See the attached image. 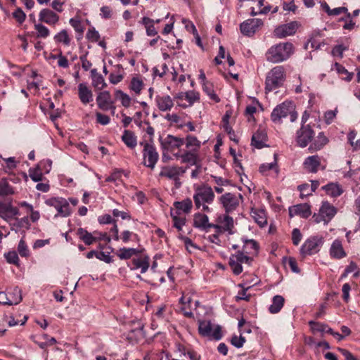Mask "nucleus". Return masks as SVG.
<instances>
[{"mask_svg": "<svg viewBox=\"0 0 360 360\" xmlns=\"http://www.w3.org/2000/svg\"><path fill=\"white\" fill-rule=\"evenodd\" d=\"M298 189L300 191L301 198L308 196L312 193L311 189H310V186L307 184L299 186Z\"/></svg>", "mask_w": 360, "mask_h": 360, "instance_id": "60", "label": "nucleus"}, {"mask_svg": "<svg viewBox=\"0 0 360 360\" xmlns=\"http://www.w3.org/2000/svg\"><path fill=\"white\" fill-rule=\"evenodd\" d=\"M143 250L135 248H120L117 255L120 259H128L133 255H136L142 252Z\"/></svg>", "mask_w": 360, "mask_h": 360, "instance_id": "36", "label": "nucleus"}, {"mask_svg": "<svg viewBox=\"0 0 360 360\" xmlns=\"http://www.w3.org/2000/svg\"><path fill=\"white\" fill-rule=\"evenodd\" d=\"M243 243L244 244L241 252H243L245 255H248L251 257V256L257 255L259 245L255 240H244Z\"/></svg>", "mask_w": 360, "mask_h": 360, "instance_id": "24", "label": "nucleus"}, {"mask_svg": "<svg viewBox=\"0 0 360 360\" xmlns=\"http://www.w3.org/2000/svg\"><path fill=\"white\" fill-rule=\"evenodd\" d=\"M116 99L121 101V103L125 108H128L131 104V98L127 94L124 93L121 90H116L115 92Z\"/></svg>", "mask_w": 360, "mask_h": 360, "instance_id": "42", "label": "nucleus"}, {"mask_svg": "<svg viewBox=\"0 0 360 360\" xmlns=\"http://www.w3.org/2000/svg\"><path fill=\"white\" fill-rule=\"evenodd\" d=\"M78 96L81 102L86 105L93 101V93L84 83L78 85Z\"/></svg>", "mask_w": 360, "mask_h": 360, "instance_id": "22", "label": "nucleus"}, {"mask_svg": "<svg viewBox=\"0 0 360 360\" xmlns=\"http://www.w3.org/2000/svg\"><path fill=\"white\" fill-rule=\"evenodd\" d=\"M186 169L179 166H165L162 167L159 175L176 181L186 172Z\"/></svg>", "mask_w": 360, "mask_h": 360, "instance_id": "18", "label": "nucleus"}, {"mask_svg": "<svg viewBox=\"0 0 360 360\" xmlns=\"http://www.w3.org/2000/svg\"><path fill=\"white\" fill-rule=\"evenodd\" d=\"M13 18L20 23H22L25 20V13L20 8H17L13 13Z\"/></svg>", "mask_w": 360, "mask_h": 360, "instance_id": "61", "label": "nucleus"}, {"mask_svg": "<svg viewBox=\"0 0 360 360\" xmlns=\"http://www.w3.org/2000/svg\"><path fill=\"white\" fill-rule=\"evenodd\" d=\"M300 24L296 21H292L287 24L278 26L274 30V35L278 38H285L288 36L293 35L298 29Z\"/></svg>", "mask_w": 360, "mask_h": 360, "instance_id": "17", "label": "nucleus"}, {"mask_svg": "<svg viewBox=\"0 0 360 360\" xmlns=\"http://www.w3.org/2000/svg\"><path fill=\"white\" fill-rule=\"evenodd\" d=\"M214 182L217 185L214 186V190L218 193H221L224 191L223 186H226L229 184V181L220 176H212Z\"/></svg>", "mask_w": 360, "mask_h": 360, "instance_id": "43", "label": "nucleus"}, {"mask_svg": "<svg viewBox=\"0 0 360 360\" xmlns=\"http://www.w3.org/2000/svg\"><path fill=\"white\" fill-rule=\"evenodd\" d=\"M242 196L231 193H226L219 198V201L226 212L229 213L235 210L239 205Z\"/></svg>", "mask_w": 360, "mask_h": 360, "instance_id": "12", "label": "nucleus"}, {"mask_svg": "<svg viewBox=\"0 0 360 360\" xmlns=\"http://www.w3.org/2000/svg\"><path fill=\"white\" fill-rule=\"evenodd\" d=\"M263 25V21L259 18L248 19L242 22L240 26V32L243 34L251 37L259 27Z\"/></svg>", "mask_w": 360, "mask_h": 360, "instance_id": "16", "label": "nucleus"}, {"mask_svg": "<svg viewBox=\"0 0 360 360\" xmlns=\"http://www.w3.org/2000/svg\"><path fill=\"white\" fill-rule=\"evenodd\" d=\"M336 213V207L328 202L324 201L319 208V213H315L312 216V220L316 224L323 222L325 224H327L334 217Z\"/></svg>", "mask_w": 360, "mask_h": 360, "instance_id": "5", "label": "nucleus"}, {"mask_svg": "<svg viewBox=\"0 0 360 360\" xmlns=\"http://www.w3.org/2000/svg\"><path fill=\"white\" fill-rule=\"evenodd\" d=\"M96 120H97L98 123H99L102 125H107L108 124L110 123V120L108 115H103L101 112H96Z\"/></svg>", "mask_w": 360, "mask_h": 360, "instance_id": "62", "label": "nucleus"}, {"mask_svg": "<svg viewBox=\"0 0 360 360\" xmlns=\"http://www.w3.org/2000/svg\"><path fill=\"white\" fill-rule=\"evenodd\" d=\"M96 103L100 109L102 110H108L115 109L114 101L112 100L110 93L108 91H101L96 97Z\"/></svg>", "mask_w": 360, "mask_h": 360, "instance_id": "19", "label": "nucleus"}, {"mask_svg": "<svg viewBox=\"0 0 360 360\" xmlns=\"http://www.w3.org/2000/svg\"><path fill=\"white\" fill-rule=\"evenodd\" d=\"M91 84L96 90H102L106 87L107 84L103 75L97 72L96 69L91 70Z\"/></svg>", "mask_w": 360, "mask_h": 360, "instance_id": "25", "label": "nucleus"}, {"mask_svg": "<svg viewBox=\"0 0 360 360\" xmlns=\"http://www.w3.org/2000/svg\"><path fill=\"white\" fill-rule=\"evenodd\" d=\"M214 193L210 186H203L196 188L193 195V200L195 207L199 209L202 207V210L209 212L210 208L206 203L210 204L213 202Z\"/></svg>", "mask_w": 360, "mask_h": 360, "instance_id": "3", "label": "nucleus"}, {"mask_svg": "<svg viewBox=\"0 0 360 360\" xmlns=\"http://www.w3.org/2000/svg\"><path fill=\"white\" fill-rule=\"evenodd\" d=\"M18 207L13 206L12 201H1L0 200V217L8 221L15 216L19 215Z\"/></svg>", "mask_w": 360, "mask_h": 360, "instance_id": "14", "label": "nucleus"}, {"mask_svg": "<svg viewBox=\"0 0 360 360\" xmlns=\"http://www.w3.org/2000/svg\"><path fill=\"white\" fill-rule=\"evenodd\" d=\"M86 38L93 42H96L98 41L100 38V34L98 32L95 30L94 27H91L89 29L86 33Z\"/></svg>", "mask_w": 360, "mask_h": 360, "instance_id": "56", "label": "nucleus"}, {"mask_svg": "<svg viewBox=\"0 0 360 360\" xmlns=\"http://www.w3.org/2000/svg\"><path fill=\"white\" fill-rule=\"evenodd\" d=\"M323 238L321 236H314L308 238L302 245L300 252L303 256L313 255L319 251L323 245Z\"/></svg>", "mask_w": 360, "mask_h": 360, "instance_id": "10", "label": "nucleus"}, {"mask_svg": "<svg viewBox=\"0 0 360 360\" xmlns=\"http://www.w3.org/2000/svg\"><path fill=\"white\" fill-rule=\"evenodd\" d=\"M155 101L159 110L161 111L170 110L174 105L173 101L169 96H158Z\"/></svg>", "mask_w": 360, "mask_h": 360, "instance_id": "30", "label": "nucleus"}, {"mask_svg": "<svg viewBox=\"0 0 360 360\" xmlns=\"http://www.w3.org/2000/svg\"><path fill=\"white\" fill-rule=\"evenodd\" d=\"M288 115H290L291 122H294L297 119L295 105L290 101H285L278 105L273 110L271 119L274 123H280L282 119L286 117Z\"/></svg>", "mask_w": 360, "mask_h": 360, "instance_id": "2", "label": "nucleus"}, {"mask_svg": "<svg viewBox=\"0 0 360 360\" xmlns=\"http://www.w3.org/2000/svg\"><path fill=\"white\" fill-rule=\"evenodd\" d=\"M185 99L188 101V105H192L195 101L199 100V94L194 91L186 92Z\"/></svg>", "mask_w": 360, "mask_h": 360, "instance_id": "53", "label": "nucleus"}, {"mask_svg": "<svg viewBox=\"0 0 360 360\" xmlns=\"http://www.w3.org/2000/svg\"><path fill=\"white\" fill-rule=\"evenodd\" d=\"M285 299L281 295H275L272 299V304L269 307L271 314H276L283 308Z\"/></svg>", "mask_w": 360, "mask_h": 360, "instance_id": "34", "label": "nucleus"}, {"mask_svg": "<svg viewBox=\"0 0 360 360\" xmlns=\"http://www.w3.org/2000/svg\"><path fill=\"white\" fill-rule=\"evenodd\" d=\"M266 134L264 130H257L252 137V145L257 148H262L266 146L265 142L266 141Z\"/></svg>", "mask_w": 360, "mask_h": 360, "instance_id": "26", "label": "nucleus"}, {"mask_svg": "<svg viewBox=\"0 0 360 360\" xmlns=\"http://www.w3.org/2000/svg\"><path fill=\"white\" fill-rule=\"evenodd\" d=\"M6 261L10 264L18 265L19 258L15 251H11L4 255Z\"/></svg>", "mask_w": 360, "mask_h": 360, "instance_id": "54", "label": "nucleus"}, {"mask_svg": "<svg viewBox=\"0 0 360 360\" xmlns=\"http://www.w3.org/2000/svg\"><path fill=\"white\" fill-rule=\"evenodd\" d=\"M54 40L58 43H63L66 46H68L70 43V38L65 30H63L56 34L54 36Z\"/></svg>", "mask_w": 360, "mask_h": 360, "instance_id": "44", "label": "nucleus"}, {"mask_svg": "<svg viewBox=\"0 0 360 360\" xmlns=\"http://www.w3.org/2000/svg\"><path fill=\"white\" fill-rule=\"evenodd\" d=\"M252 259L250 256L245 255L243 252L238 251L236 254L231 255L229 258V265L233 273L239 275L243 271V264H250Z\"/></svg>", "mask_w": 360, "mask_h": 360, "instance_id": "8", "label": "nucleus"}, {"mask_svg": "<svg viewBox=\"0 0 360 360\" xmlns=\"http://www.w3.org/2000/svg\"><path fill=\"white\" fill-rule=\"evenodd\" d=\"M34 27L37 38H46L50 34L49 30L41 23H34Z\"/></svg>", "mask_w": 360, "mask_h": 360, "instance_id": "46", "label": "nucleus"}, {"mask_svg": "<svg viewBox=\"0 0 360 360\" xmlns=\"http://www.w3.org/2000/svg\"><path fill=\"white\" fill-rule=\"evenodd\" d=\"M321 165V160L318 155H312L306 158L304 162V168L310 172L316 173Z\"/></svg>", "mask_w": 360, "mask_h": 360, "instance_id": "27", "label": "nucleus"}, {"mask_svg": "<svg viewBox=\"0 0 360 360\" xmlns=\"http://www.w3.org/2000/svg\"><path fill=\"white\" fill-rule=\"evenodd\" d=\"M70 24L75 29V32L79 33L81 35L83 34L84 28L79 18H71L70 20Z\"/></svg>", "mask_w": 360, "mask_h": 360, "instance_id": "50", "label": "nucleus"}, {"mask_svg": "<svg viewBox=\"0 0 360 360\" xmlns=\"http://www.w3.org/2000/svg\"><path fill=\"white\" fill-rule=\"evenodd\" d=\"M294 52V46L290 42L279 43L272 46L266 53V59L274 63L286 60Z\"/></svg>", "mask_w": 360, "mask_h": 360, "instance_id": "1", "label": "nucleus"}, {"mask_svg": "<svg viewBox=\"0 0 360 360\" xmlns=\"http://www.w3.org/2000/svg\"><path fill=\"white\" fill-rule=\"evenodd\" d=\"M286 265L291 269L292 272L299 273L300 269L297 266V261L292 258L289 257L286 262Z\"/></svg>", "mask_w": 360, "mask_h": 360, "instance_id": "63", "label": "nucleus"}, {"mask_svg": "<svg viewBox=\"0 0 360 360\" xmlns=\"http://www.w3.org/2000/svg\"><path fill=\"white\" fill-rule=\"evenodd\" d=\"M198 332L203 337H212L217 340L222 337L221 327L216 326L213 328L211 321L208 320L198 321Z\"/></svg>", "mask_w": 360, "mask_h": 360, "instance_id": "7", "label": "nucleus"}, {"mask_svg": "<svg viewBox=\"0 0 360 360\" xmlns=\"http://www.w3.org/2000/svg\"><path fill=\"white\" fill-rule=\"evenodd\" d=\"M289 215L292 217L299 215L303 218H307L311 215L310 206L307 204H298L289 208Z\"/></svg>", "mask_w": 360, "mask_h": 360, "instance_id": "20", "label": "nucleus"}, {"mask_svg": "<svg viewBox=\"0 0 360 360\" xmlns=\"http://www.w3.org/2000/svg\"><path fill=\"white\" fill-rule=\"evenodd\" d=\"M13 193V188L9 186L6 181L3 180L0 181V195H8Z\"/></svg>", "mask_w": 360, "mask_h": 360, "instance_id": "49", "label": "nucleus"}, {"mask_svg": "<svg viewBox=\"0 0 360 360\" xmlns=\"http://www.w3.org/2000/svg\"><path fill=\"white\" fill-rule=\"evenodd\" d=\"M186 148H189L191 151H196L200 147V141L193 136L188 135L184 141Z\"/></svg>", "mask_w": 360, "mask_h": 360, "instance_id": "40", "label": "nucleus"}, {"mask_svg": "<svg viewBox=\"0 0 360 360\" xmlns=\"http://www.w3.org/2000/svg\"><path fill=\"white\" fill-rule=\"evenodd\" d=\"M252 216L259 226L264 227L266 225L267 220L263 211H253Z\"/></svg>", "mask_w": 360, "mask_h": 360, "instance_id": "45", "label": "nucleus"}, {"mask_svg": "<svg viewBox=\"0 0 360 360\" xmlns=\"http://www.w3.org/2000/svg\"><path fill=\"white\" fill-rule=\"evenodd\" d=\"M217 224H214V229L217 232L227 231L229 234L233 233V219L228 214H220L217 218Z\"/></svg>", "mask_w": 360, "mask_h": 360, "instance_id": "13", "label": "nucleus"}, {"mask_svg": "<svg viewBox=\"0 0 360 360\" xmlns=\"http://www.w3.org/2000/svg\"><path fill=\"white\" fill-rule=\"evenodd\" d=\"M245 341V338L242 335H240L239 337L233 335L231 339V343L237 348L242 347Z\"/></svg>", "mask_w": 360, "mask_h": 360, "instance_id": "59", "label": "nucleus"}, {"mask_svg": "<svg viewBox=\"0 0 360 360\" xmlns=\"http://www.w3.org/2000/svg\"><path fill=\"white\" fill-rule=\"evenodd\" d=\"M143 83L141 79L134 77L130 83V89L134 91L136 94H139L143 88Z\"/></svg>", "mask_w": 360, "mask_h": 360, "instance_id": "48", "label": "nucleus"}, {"mask_svg": "<svg viewBox=\"0 0 360 360\" xmlns=\"http://www.w3.org/2000/svg\"><path fill=\"white\" fill-rule=\"evenodd\" d=\"M43 164L44 162H40L35 169H30V176L35 182H38L42 179V169L41 167Z\"/></svg>", "mask_w": 360, "mask_h": 360, "instance_id": "47", "label": "nucleus"}, {"mask_svg": "<svg viewBox=\"0 0 360 360\" xmlns=\"http://www.w3.org/2000/svg\"><path fill=\"white\" fill-rule=\"evenodd\" d=\"M140 144L143 146V165L153 169L159 159V155L156 151V148L153 145L148 142H141Z\"/></svg>", "mask_w": 360, "mask_h": 360, "instance_id": "6", "label": "nucleus"}, {"mask_svg": "<svg viewBox=\"0 0 360 360\" xmlns=\"http://www.w3.org/2000/svg\"><path fill=\"white\" fill-rule=\"evenodd\" d=\"M171 215L173 219L174 226L176 227L179 231H181L182 226L185 224V218L179 217L174 214L172 212Z\"/></svg>", "mask_w": 360, "mask_h": 360, "instance_id": "55", "label": "nucleus"}, {"mask_svg": "<svg viewBox=\"0 0 360 360\" xmlns=\"http://www.w3.org/2000/svg\"><path fill=\"white\" fill-rule=\"evenodd\" d=\"M174 155L176 158H181L183 163H188L191 165H196L197 155L191 150L185 151L183 153H174Z\"/></svg>", "mask_w": 360, "mask_h": 360, "instance_id": "32", "label": "nucleus"}, {"mask_svg": "<svg viewBox=\"0 0 360 360\" xmlns=\"http://www.w3.org/2000/svg\"><path fill=\"white\" fill-rule=\"evenodd\" d=\"M77 234L79 236V238L84 241V243L87 245H90L93 244L94 242L97 241L98 238L96 234L94 233V235L89 232H88L86 230H85L83 228H79L77 229Z\"/></svg>", "mask_w": 360, "mask_h": 360, "instance_id": "31", "label": "nucleus"}, {"mask_svg": "<svg viewBox=\"0 0 360 360\" xmlns=\"http://www.w3.org/2000/svg\"><path fill=\"white\" fill-rule=\"evenodd\" d=\"M142 24L145 26L146 34L148 36H155L158 32L154 26V20L148 17H143L141 20Z\"/></svg>", "mask_w": 360, "mask_h": 360, "instance_id": "38", "label": "nucleus"}, {"mask_svg": "<svg viewBox=\"0 0 360 360\" xmlns=\"http://www.w3.org/2000/svg\"><path fill=\"white\" fill-rule=\"evenodd\" d=\"M345 270L348 274L354 272V277L355 278H357L359 276V269L357 265L354 262H351L349 266H347Z\"/></svg>", "mask_w": 360, "mask_h": 360, "instance_id": "64", "label": "nucleus"}, {"mask_svg": "<svg viewBox=\"0 0 360 360\" xmlns=\"http://www.w3.org/2000/svg\"><path fill=\"white\" fill-rule=\"evenodd\" d=\"M328 140L323 133H319L314 142L311 144L309 149L311 151H316L321 149L327 143Z\"/></svg>", "mask_w": 360, "mask_h": 360, "instance_id": "37", "label": "nucleus"}, {"mask_svg": "<svg viewBox=\"0 0 360 360\" xmlns=\"http://www.w3.org/2000/svg\"><path fill=\"white\" fill-rule=\"evenodd\" d=\"M193 225L195 227L202 230L214 228V224L209 223L208 217L200 213L195 214L193 219Z\"/></svg>", "mask_w": 360, "mask_h": 360, "instance_id": "23", "label": "nucleus"}, {"mask_svg": "<svg viewBox=\"0 0 360 360\" xmlns=\"http://www.w3.org/2000/svg\"><path fill=\"white\" fill-rule=\"evenodd\" d=\"M39 20L41 22H44L48 25H55L59 20V16L53 11L44 8L39 14Z\"/></svg>", "mask_w": 360, "mask_h": 360, "instance_id": "21", "label": "nucleus"}, {"mask_svg": "<svg viewBox=\"0 0 360 360\" xmlns=\"http://www.w3.org/2000/svg\"><path fill=\"white\" fill-rule=\"evenodd\" d=\"M322 189L324 190L328 195L334 198L340 196L343 193L341 186L335 183H330L323 186Z\"/></svg>", "mask_w": 360, "mask_h": 360, "instance_id": "33", "label": "nucleus"}, {"mask_svg": "<svg viewBox=\"0 0 360 360\" xmlns=\"http://www.w3.org/2000/svg\"><path fill=\"white\" fill-rule=\"evenodd\" d=\"M149 261L150 258L147 255L139 258H134L132 259L133 267H131V269H141V273L143 274L146 272L149 268Z\"/></svg>", "mask_w": 360, "mask_h": 360, "instance_id": "28", "label": "nucleus"}, {"mask_svg": "<svg viewBox=\"0 0 360 360\" xmlns=\"http://www.w3.org/2000/svg\"><path fill=\"white\" fill-rule=\"evenodd\" d=\"M309 323L311 326V330L314 333H315V332L325 333L326 330L327 328V325L322 323L311 321H309Z\"/></svg>", "mask_w": 360, "mask_h": 360, "instance_id": "51", "label": "nucleus"}, {"mask_svg": "<svg viewBox=\"0 0 360 360\" xmlns=\"http://www.w3.org/2000/svg\"><path fill=\"white\" fill-rule=\"evenodd\" d=\"M160 142L164 151L172 153L175 149L181 148L184 144V139L170 134L165 137L160 136Z\"/></svg>", "mask_w": 360, "mask_h": 360, "instance_id": "11", "label": "nucleus"}, {"mask_svg": "<svg viewBox=\"0 0 360 360\" xmlns=\"http://www.w3.org/2000/svg\"><path fill=\"white\" fill-rule=\"evenodd\" d=\"M335 68L339 74L346 75L345 77L342 78L343 79L349 82L352 79L353 74L349 73L342 65H340L338 63H335Z\"/></svg>", "mask_w": 360, "mask_h": 360, "instance_id": "52", "label": "nucleus"}, {"mask_svg": "<svg viewBox=\"0 0 360 360\" xmlns=\"http://www.w3.org/2000/svg\"><path fill=\"white\" fill-rule=\"evenodd\" d=\"M122 140L125 145L130 148H134L137 144L136 137L134 134L129 130H124L122 136Z\"/></svg>", "mask_w": 360, "mask_h": 360, "instance_id": "35", "label": "nucleus"}, {"mask_svg": "<svg viewBox=\"0 0 360 360\" xmlns=\"http://www.w3.org/2000/svg\"><path fill=\"white\" fill-rule=\"evenodd\" d=\"M45 204L47 206L54 207L57 210L56 216L68 217L70 214L68 201L63 198H50L45 200Z\"/></svg>", "mask_w": 360, "mask_h": 360, "instance_id": "9", "label": "nucleus"}, {"mask_svg": "<svg viewBox=\"0 0 360 360\" xmlns=\"http://www.w3.org/2000/svg\"><path fill=\"white\" fill-rule=\"evenodd\" d=\"M285 77V70L283 66H276L271 69L266 79V91H271L281 86Z\"/></svg>", "mask_w": 360, "mask_h": 360, "instance_id": "4", "label": "nucleus"}, {"mask_svg": "<svg viewBox=\"0 0 360 360\" xmlns=\"http://www.w3.org/2000/svg\"><path fill=\"white\" fill-rule=\"evenodd\" d=\"M356 133H355L353 131H350L348 134V140H349V143L354 149L356 150V149L360 148V139H356V141H353V138H356Z\"/></svg>", "mask_w": 360, "mask_h": 360, "instance_id": "57", "label": "nucleus"}, {"mask_svg": "<svg viewBox=\"0 0 360 360\" xmlns=\"http://www.w3.org/2000/svg\"><path fill=\"white\" fill-rule=\"evenodd\" d=\"M18 251L22 257H27L29 255L27 246L22 239H21L18 243Z\"/></svg>", "mask_w": 360, "mask_h": 360, "instance_id": "58", "label": "nucleus"}, {"mask_svg": "<svg viewBox=\"0 0 360 360\" xmlns=\"http://www.w3.org/2000/svg\"><path fill=\"white\" fill-rule=\"evenodd\" d=\"M174 206L177 210H181L185 213H188L191 211L193 203L190 198H186L181 202H174Z\"/></svg>", "mask_w": 360, "mask_h": 360, "instance_id": "39", "label": "nucleus"}, {"mask_svg": "<svg viewBox=\"0 0 360 360\" xmlns=\"http://www.w3.org/2000/svg\"><path fill=\"white\" fill-rule=\"evenodd\" d=\"M202 89L207 94V95L210 97L211 100L214 101L215 103H219L220 101V98L219 96L214 93L213 89V85L212 83H205L202 84Z\"/></svg>", "mask_w": 360, "mask_h": 360, "instance_id": "41", "label": "nucleus"}, {"mask_svg": "<svg viewBox=\"0 0 360 360\" xmlns=\"http://www.w3.org/2000/svg\"><path fill=\"white\" fill-rule=\"evenodd\" d=\"M330 255L335 259H341L346 256L342 243L339 240H335L330 248Z\"/></svg>", "mask_w": 360, "mask_h": 360, "instance_id": "29", "label": "nucleus"}, {"mask_svg": "<svg viewBox=\"0 0 360 360\" xmlns=\"http://www.w3.org/2000/svg\"><path fill=\"white\" fill-rule=\"evenodd\" d=\"M314 136V132L311 127L309 125H302L297 131L296 140L300 147L304 148L311 141Z\"/></svg>", "mask_w": 360, "mask_h": 360, "instance_id": "15", "label": "nucleus"}]
</instances>
